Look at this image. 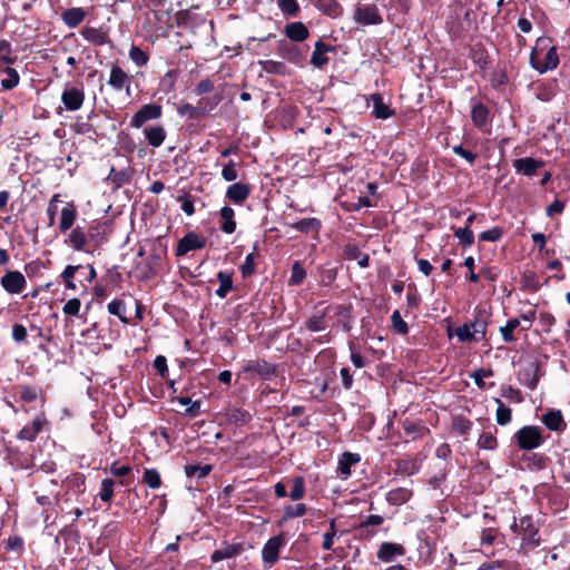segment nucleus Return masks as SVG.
Instances as JSON below:
<instances>
[{"label": "nucleus", "mask_w": 570, "mask_h": 570, "mask_svg": "<svg viewBox=\"0 0 570 570\" xmlns=\"http://www.w3.org/2000/svg\"><path fill=\"white\" fill-rule=\"evenodd\" d=\"M454 235L456 238L460 239L461 243L470 246L474 242V235L473 232L469 228V226L464 228H459L454 232Z\"/></svg>", "instance_id": "55"}, {"label": "nucleus", "mask_w": 570, "mask_h": 570, "mask_svg": "<svg viewBox=\"0 0 570 570\" xmlns=\"http://www.w3.org/2000/svg\"><path fill=\"white\" fill-rule=\"evenodd\" d=\"M154 367L156 368V371L163 376L165 377L167 372H168V367H167V360L165 356L163 355H158L155 360H154Z\"/></svg>", "instance_id": "64"}, {"label": "nucleus", "mask_w": 570, "mask_h": 570, "mask_svg": "<svg viewBox=\"0 0 570 570\" xmlns=\"http://www.w3.org/2000/svg\"><path fill=\"white\" fill-rule=\"evenodd\" d=\"M244 372L254 373L264 380H268L275 375L276 368L273 364H271L264 360H257V361L249 362L244 367Z\"/></svg>", "instance_id": "12"}, {"label": "nucleus", "mask_w": 570, "mask_h": 570, "mask_svg": "<svg viewBox=\"0 0 570 570\" xmlns=\"http://www.w3.org/2000/svg\"><path fill=\"white\" fill-rule=\"evenodd\" d=\"M86 17V12L82 8H70L62 14V20L69 28H76L82 22Z\"/></svg>", "instance_id": "28"}, {"label": "nucleus", "mask_w": 570, "mask_h": 570, "mask_svg": "<svg viewBox=\"0 0 570 570\" xmlns=\"http://www.w3.org/2000/svg\"><path fill=\"white\" fill-rule=\"evenodd\" d=\"M205 245L206 239L203 236L190 232L179 240L176 249V255L184 256L191 250L204 248Z\"/></svg>", "instance_id": "8"}, {"label": "nucleus", "mask_w": 570, "mask_h": 570, "mask_svg": "<svg viewBox=\"0 0 570 570\" xmlns=\"http://www.w3.org/2000/svg\"><path fill=\"white\" fill-rule=\"evenodd\" d=\"M543 161L537 160L531 157H524L515 159L513 163L514 169L524 175V176H532L535 174V171L543 166Z\"/></svg>", "instance_id": "16"}, {"label": "nucleus", "mask_w": 570, "mask_h": 570, "mask_svg": "<svg viewBox=\"0 0 570 570\" xmlns=\"http://www.w3.org/2000/svg\"><path fill=\"white\" fill-rule=\"evenodd\" d=\"M27 337V328L22 324H14L12 327V338L16 343L24 342Z\"/></svg>", "instance_id": "63"}, {"label": "nucleus", "mask_w": 570, "mask_h": 570, "mask_svg": "<svg viewBox=\"0 0 570 570\" xmlns=\"http://www.w3.org/2000/svg\"><path fill=\"white\" fill-rule=\"evenodd\" d=\"M493 372L491 370L480 368L473 373L470 374V377L473 379L474 383L483 389L485 386L484 379L492 376Z\"/></svg>", "instance_id": "57"}, {"label": "nucleus", "mask_w": 570, "mask_h": 570, "mask_svg": "<svg viewBox=\"0 0 570 570\" xmlns=\"http://www.w3.org/2000/svg\"><path fill=\"white\" fill-rule=\"evenodd\" d=\"M305 326L311 332H321L327 328L326 315L325 312L316 313L309 316Z\"/></svg>", "instance_id": "31"}, {"label": "nucleus", "mask_w": 570, "mask_h": 570, "mask_svg": "<svg viewBox=\"0 0 570 570\" xmlns=\"http://www.w3.org/2000/svg\"><path fill=\"white\" fill-rule=\"evenodd\" d=\"M410 497L411 492L405 488L393 489L386 493L387 502L393 505L405 503Z\"/></svg>", "instance_id": "32"}, {"label": "nucleus", "mask_w": 570, "mask_h": 570, "mask_svg": "<svg viewBox=\"0 0 570 570\" xmlns=\"http://www.w3.org/2000/svg\"><path fill=\"white\" fill-rule=\"evenodd\" d=\"M321 227H322V222L316 217L303 218V219H299V220L291 224V228H293L297 232H301V233H309V232L318 233Z\"/></svg>", "instance_id": "26"}, {"label": "nucleus", "mask_w": 570, "mask_h": 570, "mask_svg": "<svg viewBox=\"0 0 570 570\" xmlns=\"http://www.w3.org/2000/svg\"><path fill=\"white\" fill-rule=\"evenodd\" d=\"M543 424L551 431H561L566 423L561 411L550 410L542 416Z\"/></svg>", "instance_id": "25"}, {"label": "nucleus", "mask_w": 570, "mask_h": 570, "mask_svg": "<svg viewBox=\"0 0 570 570\" xmlns=\"http://www.w3.org/2000/svg\"><path fill=\"white\" fill-rule=\"evenodd\" d=\"M336 315L338 316V322L341 323L342 327L345 331H350V314L348 311L343 306H337L336 308Z\"/></svg>", "instance_id": "62"}, {"label": "nucleus", "mask_w": 570, "mask_h": 570, "mask_svg": "<svg viewBox=\"0 0 570 570\" xmlns=\"http://www.w3.org/2000/svg\"><path fill=\"white\" fill-rule=\"evenodd\" d=\"M495 402L499 405L495 413L497 422L500 425H507L512 419L511 409L505 406L500 399H495Z\"/></svg>", "instance_id": "38"}, {"label": "nucleus", "mask_w": 570, "mask_h": 570, "mask_svg": "<svg viewBox=\"0 0 570 570\" xmlns=\"http://www.w3.org/2000/svg\"><path fill=\"white\" fill-rule=\"evenodd\" d=\"M530 63L540 73L552 70L558 66L559 58L557 49L554 46L550 45L548 38H539L537 40L530 55Z\"/></svg>", "instance_id": "1"}, {"label": "nucleus", "mask_w": 570, "mask_h": 570, "mask_svg": "<svg viewBox=\"0 0 570 570\" xmlns=\"http://www.w3.org/2000/svg\"><path fill=\"white\" fill-rule=\"evenodd\" d=\"M455 335L461 342H479V335H475L468 323L463 324L462 326H459L455 330Z\"/></svg>", "instance_id": "47"}, {"label": "nucleus", "mask_w": 570, "mask_h": 570, "mask_svg": "<svg viewBox=\"0 0 570 570\" xmlns=\"http://www.w3.org/2000/svg\"><path fill=\"white\" fill-rule=\"evenodd\" d=\"M82 267L80 265H68L63 272L61 273V277L62 279L65 281L66 283V287L69 288V289H72L75 291L77 288L75 282H73V277L76 275V273H78Z\"/></svg>", "instance_id": "43"}, {"label": "nucleus", "mask_w": 570, "mask_h": 570, "mask_svg": "<svg viewBox=\"0 0 570 570\" xmlns=\"http://www.w3.org/2000/svg\"><path fill=\"white\" fill-rule=\"evenodd\" d=\"M249 194L250 187L244 183H234L226 190V197L236 205H242Z\"/></svg>", "instance_id": "14"}, {"label": "nucleus", "mask_w": 570, "mask_h": 570, "mask_svg": "<svg viewBox=\"0 0 570 570\" xmlns=\"http://www.w3.org/2000/svg\"><path fill=\"white\" fill-rule=\"evenodd\" d=\"M257 245L254 246V250L245 257V262L240 265V272L244 277L250 276L255 272V258Z\"/></svg>", "instance_id": "48"}, {"label": "nucleus", "mask_w": 570, "mask_h": 570, "mask_svg": "<svg viewBox=\"0 0 570 570\" xmlns=\"http://www.w3.org/2000/svg\"><path fill=\"white\" fill-rule=\"evenodd\" d=\"M354 21L363 26L380 24L383 18L375 4H360L354 11Z\"/></svg>", "instance_id": "4"}, {"label": "nucleus", "mask_w": 570, "mask_h": 570, "mask_svg": "<svg viewBox=\"0 0 570 570\" xmlns=\"http://www.w3.org/2000/svg\"><path fill=\"white\" fill-rule=\"evenodd\" d=\"M540 364L534 358H529L521 362L518 381L530 390L535 389L540 380Z\"/></svg>", "instance_id": "3"}, {"label": "nucleus", "mask_w": 570, "mask_h": 570, "mask_svg": "<svg viewBox=\"0 0 570 570\" xmlns=\"http://www.w3.org/2000/svg\"><path fill=\"white\" fill-rule=\"evenodd\" d=\"M161 116V107L156 104L144 105L131 118L130 125L135 128L142 127L149 120L158 119Z\"/></svg>", "instance_id": "6"}, {"label": "nucleus", "mask_w": 570, "mask_h": 570, "mask_svg": "<svg viewBox=\"0 0 570 570\" xmlns=\"http://www.w3.org/2000/svg\"><path fill=\"white\" fill-rule=\"evenodd\" d=\"M222 177L226 181H234L238 177V173L236 169V164L233 160H229L222 169Z\"/></svg>", "instance_id": "54"}, {"label": "nucleus", "mask_w": 570, "mask_h": 570, "mask_svg": "<svg viewBox=\"0 0 570 570\" xmlns=\"http://www.w3.org/2000/svg\"><path fill=\"white\" fill-rule=\"evenodd\" d=\"M77 215L76 205L72 202L66 203L60 213L59 230L61 233L69 230L75 224Z\"/></svg>", "instance_id": "15"}, {"label": "nucleus", "mask_w": 570, "mask_h": 570, "mask_svg": "<svg viewBox=\"0 0 570 570\" xmlns=\"http://www.w3.org/2000/svg\"><path fill=\"white\" fill-rule=\"evenodd\" d=\"M405 553V549L400 543L394 542H383L379 547L376 552V557L379 560L383 562H392L397 557H402Z\"/></svg>", "instance_id": "10"}, {"label": "nucleus", "mask_w": 570, "mask_h": 570, "mask_svg": "<svg viewBox=\"0 0 570 570\" xmlns=\"http://www.w3.org/2000/svg\"><path fill=\"white\" fill-rule=\"evenodd\" d=\"M336 537V525L335 521H331L330 523V531L324 533L323 535V549L324 550H332L334 538Z\"/></svg>", "instance_id": "58"}, {"label": "nucleus", "mask_w": 570, "mask_h": 570, "mask_svg": "<svg viewBox=\"0 0 570 570\" xmlns=\"http://www.w3.org/2000/svg\"><path fill=\"white\" fill-rule=\"evenodd\" d=\"M542 429L535 425H527L518 430L513 440L520 450L531 451L542 445L544 438Z\"/></svg>", "instance_id": "2"}, {"label": "nucleus", "mask_w": 570, "mask_h": 570, "mask_svg": "<svg viewBox=\"0 0 570 570\" xmlns=\"http://www.w3.org/2000/svg\"><path fill=\"white\" fill-rule=\"evenodd\" d=\"M81 302L78 298L69 299L62 307V311L67 315L77 316L80 312Z\"/></svg>", "instance_id": "59"}, {"label": "nucleus", "mask_w": 570, "mask_h": 570, "mask_svg": "<svg viewBox=\"0 0 570 570\" xmlns=\"http://www.w3.org/2000/svg\"><path fill=\"white\" fill-rule=\"evenodd\" d=\"M129 58L138 66V67H142V66H146L148 60H149V57L148 55L142 50L140 49L139 47L137 46H131L130 50H129Z\"/></svg>", "instance_id": "49"}, {"label": "nucleus", "mask_w": 570, "mask_h": 570, "mask_svg": "<svg viewBox=\"0 0 570 570\" xmlns=\"http://www.w3.org/2000/svg\"><path fill=\"white\" fill-rule=\"evenodd\" d=\"M472 332L479 335V342L485 337L488 323L484 317L476 316L474 321L468 323Z\"/></svg>", "instance_id": "46"}, {"label": "nucleus", "mask_w": 570, "mask_h": 570, "mask_svg": "<svg viewBox=\"0 0 570 570\" xmlns=\"http://www.w3.org/2000/svg\"><path fill=\"white\" fill-rule=\"evenodd\" d=\"M498 445L497 438L492 432H483L478 440V446L484 450H494Z\"/></svg>", "instance_id": "50"}, {"label": "nucleus", "mask_w": 570, "mask_h": 570, "mask_svg": "<svg viewBox=\"0 0 570 570\" xmlns=\"http://www.w3.org/2000/svg\"><path fill=\"white\" fill-rule=\"evenodd\" d=\"M284 544L285 540L282 534L268 539L262 550V559L264 563L273 566L278 560L281 549Z\"/></svg>", "instance_id": "7"}, {"label": "nucleus", "mask_w": 570, "mask_h": 570, "mask_svg": "<svg viewBox=\"0 0 570 570\" xmlns=\"http://www.w3.org/2000/svg\"><path fill=\"white\" fill-rule=\"evenodd\" d=\"M175 401L177 403H179L180 405H186L188 406L186 409V414L189 415V416H196L199 412V407H200V403L199 402H193L190 397L188 396H177L175 399Z\"/></svg>", "instance_id": "51"}, {"label": "nucleus", "mask_w": 570, "mask_h": 570, "mask_svg": "<svg viewBox=\"0 0 570 570\" xmlns=\"http://www.w3.org/2000/svg\"><path fill=\"white\" fill-rule=\"evenodd\" d=\"M332 50L333 48L330 45H326L322 40H318L315 43V48L311 58V63L316 68H322L328 62L326 53Z\"/></svg>", "instance_id": "22"}, {"label": "nucleus", "mask_w": 570, "mask_h": 570, "mask_svg": "<svg viewBox=\"0 0 570 570\" xmlns=\"http://www.w3.org/2000/svg\"><path fill=\"white\" fill-rule=\"evenodd\" d=\"M519 326H520V321L518 318L509 320L507 322V324L500 328L503 341L507 343L515 341L513 331Z\"/></svg>", "instance_id": "42"}, {"label": "nucleus", "mask_w": 570, "mask_h": 570, "mask_svg": "<svg viewBox=\"0 0 570 570\" xmlns=\"http://www.w3.org/2000/svg\"><path fill=\"white\" fill-rule=\"evenodd\" d=\"M305 495V480L303 476H295L293 479V489L289 492V498L293 501H298Z\"/></svg>", "instance_id": "44"}, {"label": "nucleus", "mask_w": 570, "mask_h": 570, "mask_svg": "<svg viewBox=\"0 0 570 570\" xmlns=\"http://www.w3.org/2000/svg\"><path fill=\"white\" fill-rule=\"evenodd\" d=\"M305 276H306V272L303 268V266L301 265V263L295 262L292 266V274H291L289 283L293 285H298L304 281Z\"/></svg>", "instance_id": "53"}, {"label": "nucleus", "mask_w": 570, "mask_h": 570, "mask_svg": "<svg viewBox=\"0 0 570 570\" xmlns=\"http://www.w3.org/2000/svg\"><path fill=\"white\" fill-rule=\"evenodd\" d=\"M361 461V456L357 453L344 452L337 463V473L338 476L343 480H346L351 476L352 471L351 466L357 464Z\"/></svg>", "instance_id": "13"}, {"label": "nucleus", "mask_w": 570, "mask_h": 570, "mask_svg": "<svg viewBox=\"0 0 570 570\" xmlns=\"http://www.w3.org/2000/svg\"><path fill=\"white\" fill-rule=\"evenodd\" d=\"M177 112L181 117H187L189 119H198L204 116L206 110L202 107H195L190 104H184L177 108Z\"/></svg>", "instance_id": "36"}, {"label": "nucleus", "mask_w": 570, "mask_h": 570, "mask_svg": "<svg viewBox=\"0 0 570 570\" xmlns=\"http://www.w3.org/2000/svg\"><path fill=\"white\" fill-rule=\"evenodd\" d=\"M472 121L478 127H483L488 122L489 111L488 108L482 104H476L471 110Z\"/></svg>", "instance_id": "33"}, {"label": "nucleus", "mask_w": 570, "mask_h": 570, "mask_svg": "<svg viewBox=\"0 0 570 570\" xmlns=\"http://www.w3.org/2000/svg\"><path fill=\"white\" fill-rule=\"evenodd\" d=\"M142 481L150 489H158L161 485V478L156 469H146L142 474Z\"/></svg>", "instance_id": "40"}, {"label": "nucleus", "mask_w": 570, "mask_h": 570, "mask_svg": "<svg viewBox=\"0 0 570 570\" xmlns=\"http://www.w3.org/2000/svg\"><path fill=\"white\" fill-rule=\"evenodd\" d=\"M85 40L94 46H104L108 42V33L101 28L83 27L80 31Z\"/></svg>", "instance_id": "18"}, {"label": "nucleus", "mask_w": 570, "mask_h": 570, "mask_svg": "<svg viewBox=\"0 0 570 570\" xmlns=\"http://www.w3.org/2000/svg\"><path fill=\"white\" fill-rule=\"evenodd\" d=\"M43 424V417H36L30 424L23 426L19 431L18 439L24 441H33L37 438V435L41 432Z\"/></svg>", "instance_id": "21"}, {"label": "nucleus", "mask_w": 570, "mask_h": 570, "mask_svg": "<svg viewBox=\"0 0 570 570\" xmlns=\"http://www.w3.org/2000/svg\"><path fill=\"white\" fill-rule=\"evenodd\" d=\"M116 482L112 480V479H104L100 483V492H99V498L104 501V502H110L111 499L114 498V487H115Z\"/></svg>", "instance_id": "41"}, {"label": "nucleus", "mask_w": 570, "mask_h": 570, "mask_svg": "<svg viewBox=\"0 0 570 570\" xmlns=\"http://www.w3.org/2000/svg\"><path fill=\"white\" fill-rule=\"evenodd\" d=\"M60 202V195L59 194H55L51 199L49 200V204H48V208H47V214L49 216V224L50 225H53L55 223V217H56V214H57V210H58V203Z\"/></svg>", "instance_id": "60"}, {"label": "nucleus", "mask_w": 570, "mask_h": 570, "mask_svg": "<svg viewBox=\"0 0 570 570\" xmlns=\"http://www.w3.org/2000/svg\"><path fill=\"white\" fill-rule=\"evenodd\" d=\"M316 7L324 14L336 18L343 14V8L336 0H317Z\"/></svg>", "instance_id": "29"}, {"label": "nucleus", "mask_w": 570, "mask_h": 570, "mask_svg": "<svg viewBox=\"0 0 570 570\" xmlns=\"http://www.w3.org/2000/svg\"><path fill=\"white\" fill-rule=\"evenodd\" d=\"M281 56L288 62L299 65L305 58V53L295 45L283 41L279 43Z\"/></svg>", "instance_id": "19"}, {"label": "nucleus", "mask_w": 570, "mask_h": 570, "mask_svg": "<svg viewBox=\"0 0 570 570\" xmlns=\"http://www.w3.org/2000/svg\"><path fill=\"white\" fill-rule=\"evenodd\" d=\"M109 472L114 476L121 478V480L119 481L120 485H122V487L129 485V481L125 478L131 472L130 465H118L117 462H114L109 468Z\"/></svg>", "instance_id": "37"}, {"label": "nucleus", "mask_w": 570, "mask_h": 570, "mask_svg": "<svg viewBox=\"0 0 570 570\" xmlns=\"http://www.w3.org/2000/svg\"><path fill=\"white\" fill-rule=\"evenodd\" d=\"M0 284L9 294H20L27 286L23 274L19 271H8L1 277Z\"/></svg>", "instance_id": "5"}, {"label": "nucleus", "mask_w": 570, "mask_h": 570, "mask_svg": "<svg viewBox=\"0 0 570 570\" xmlns=\"http://www.w3.org/2000/svg\"><path fill=\"white\" fill-rule=\"evenodd\" d=\"M108 312L119 317L122 323H127L126 306L121 299H114L108 304Z\"/></svg>", "instance_id": "45"}, {"label": "nucleus", "mask_w": 570, "mask_h": 570, "mask_svg": "<svg viewBox=\"0 0 570 570\" xmlns=\"http://www.w3.org/2000/svg\"><path fill=\"white\" fill-rule=\"evenodd\" d=\"M391 322H392V326L393 328L400 333V334H407L409 332V326L406 324V322L402 318L401 314L399 311H394L392 313V316H391Z\"/></svg>", "instance_id": "52"}, {"label": "nucleus", "mask_w": 570, "mask_h": 570, "mask_svg": "<svg viewBox=\"0 0 570 570\" xmlns=\"http://www.w3.org/2000/svg\"><path fill=\"white\" fill-rule=\"evenodd\" d=\"M20 76L18 71L11 67L0 69V83L2 89L11 90L19 85Z\"/></svg>", "instance_id": "24"}, {"label": "nucleus", "mask_w": 570, "mask_h": 570, "mask_svg": "<svg viewBox=\"0 0 570 570\" xmlns=\"http://www.w3.org/2000/svg\"><path fill=\"white\" fill-rule=\"evenodd\" d=\"M307 511V508L304 503H297L295 505H288L285 508V517L287 519L303 517Z\"/></svg>", "instance_id": "56"}, {"label": "nucleus", "mask_w": 570, "mask_h": 570, "mask_svg": "<svg viewBox=\"0 0 570 570\" xmlns=\"http://www.w3.org/2000/svg\"><path fill=\"white\" fill-rule=\"evenodd\" d=\"M144 135L148 144L155 148L161 146L166 139V130L160 125L146 127Z\"/></svg>", "instance_id": "20"}, {"label": "nucleus", "mask_w": 570, "mask_h": 570, "mask_svg": "<svg viewBox=\"0 0 570 570\" xmlns=\"http://www.w3.org/2000/svg\"><path fill=\"white\" fill-rule=\"evenodd\" d=\"M184 470L188 478L195 476L197 479H204L210 473L212 465H209V464H205V465L187 464V465H185Z\"/></svg>", "instance_id": "35"}, {"label": "nucleus", "mask_w": 570, "mask_h": 570, "mask_svg": "<svg viewBox=\"0 0 570 570\" xmlns=\"http://www.w3.org/2000/svg\"><path fill=\"white\" fill-rule=\"evenodd\" d=\"M217 278L219 281V287L216 289V295L224 298L233 287L232 274L220 271L217 274Z\"/></svg>", "instance_id": "34"}, {"label": "nucleus", "mask_w": 570, "mask_h": 570, "mask_svg": "<svg viewBox=\"0 0 570 570\" xmlns=\"http://www.w3.org/2000/svg\"><path fill=\"white\" fill-rule=\"evenodd\" d=\"M242 548L238 544H226L218 550H215L210 557L213 562H219L225 559H230L240 553Z\"/></svg>", "instance_id": "27"}, {"label": "nucleus", "mask_w": 570, "mask_h": 570, "mask_svg": "<svg viewBox=\"0 0 570 570\" xmlns=\"http://www.w3.org/2000/svg\"><path fill=\"white\" fill-rule=\"evenodd\" d=\"M502 236V229L499 227H493L491 229L484 230L480 234V239L484 242H497Z\"/></svg>", "instance_id": "61"}, {"label": "nucleus", "mask_w": 570, "mask_h": 570, "mask_svg": "<svg viewBox=\"0 0 570 570\" xmlns=\"http://www.w3.org/2000/svg\"><path fill=\"white\" fill-rule=\"evenodd\" d=\"M277 7L283 14L296 17L299 12V4L296 0H277Z\"/></svg>", "instance_id": "39"}, {"label": "nucleus", "mask_w": 570, "mask_h": 570, "mask_svg": "<svg viewBox=\"0 0 570 570\" xmlns=\"http://www.w3.org/2000/svg\"><path fill=\"white\" fill-rule=\"evenodd\" d=\"M85 100L83 90L76 87H67L61 95V101L67 110L76 111L81 108Z\"/></svg>", "instance_id": "9"}, {"label": "nucleus", "mask_w": 570, "mask_h": 570, "mask_svg": "<svg viewBox=\"0 0 570 570\" xmlns=\"http://www.w3.org/2000/svg\"><path fill=\"white\" fill-rule=\"evenodd\" d=\"M66 243L77 252H89L88 236L85 228L81 226H77L70 232Z\"/></svg>", "instance_id": "11"}, {"label": "nucleus", "mask_w": 570, "mask_h": 570, "mask_svg": "<svg viewBox=\"0 0 570 570\" xmlns=\"http://www.w3.org/2000/svg\"><path fill=\"white\" fill-rule=\"evenodd\" d=\"M284 33L292 41L302 42L308 38L309 30L303 22L295 21L285 26Z\"/></svg>", "instance_id": "17"}, {"label": "nucleus", "mask_w": 570, "mask_h": 570, "mask_svg": "<svg viewBox=\"0 0 570 570\" xmlns=\"http://www.w3.org/2000/svg\"><path fill=\"white\" fill-rule=\"evenodd\" d=\"M370 100L373 104V114L376 118L387 119L394 115L390 106L383 102V98L380 94H372Z\"/></svg>", "instance_id": "23"}, {"label": "nucleus", "mask_w": 570, "mask_h": 570, "mask_svg": "<svg viewBox=\"0 0 570 570\" xmlns=\"http://www.w3.org/2000/svg\"><path fill=\"white\" fill-rule=\"evenodd\" d=\"M128 82V75L118 66H114L110 70L108 83L115 90H121Z\"/></svg>", "instance_id": "30"}]
</instances>
